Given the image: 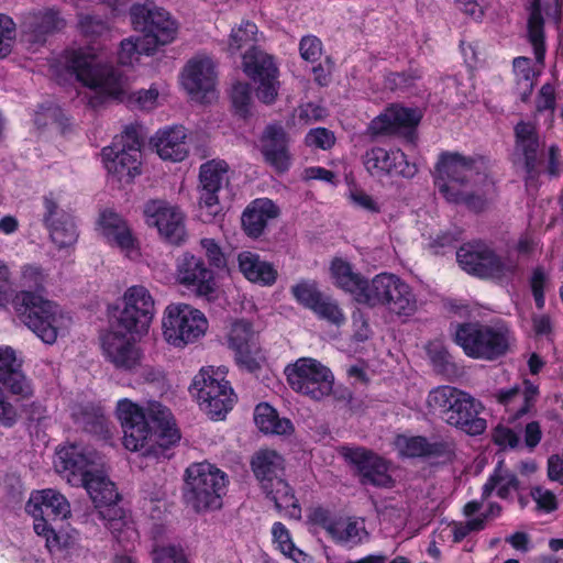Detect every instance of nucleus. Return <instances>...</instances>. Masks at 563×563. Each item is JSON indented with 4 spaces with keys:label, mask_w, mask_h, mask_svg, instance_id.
Here are the masks:
<instances>
[{
    "label": "nucleus",
    "mask_w": 563,
    "mask_h": 563,
    "mask_svg": "<svg viewBox=\"0 0 563 563\" xmlns=\"http://www.w3.org/2000/svg\"><path fill=\"white\" fill-rule=\"evenodd\" d=\"M65 70L95 93L123 101L128 80L112 65H101L92 47L68 49L63 55Z\"/></svg>",
    "instance_id": "3"
},
{
    "label": "nucleus",
    "mask_w": 563,
    "mask_h": 563,
    "mask_svg": "<svg viewBox=\"0 0 563 563\" xmlns=\"http://www.w3.org/2000/svg\"><path fill=\"white\" fill-rule=\"evenodd\" d=\"M15 37V24L13 20L0 13V58L5 57L12 47Z\"/></svg>",
    "instance_id": "54"
},
{
    "label": "nucleus",
    "mask_w": 563,
    "mask_h": 563,
    "mask_svg": "<svg viewBox=\"0 0 563 563\" xmlns=\"http://www.w3.org/2000/svg\"><path fill=\"white\" fill-rule=\"evenodd\" d=\"M273 541L277 543V548L283 554L292 559L298 560V556L302 555V551L297 549L289 530L282 522H275L272 527Z\"/></svg>",
    "instance_id": "52"
},
{
    "label": "nucleus",
    "mask_w": 563,
    "mask_h": 563,
    "mask_svg": "<svg viewBox=\"0 0 563 563\" xmlns=\"http://www.w3.org/2000/svg\"><path fill=\"white\" fill-rule=\"evenodd\" d=\"M427 401L446 423L470 435H478L486 430V420L478 416V404L463 390L439 386L429 393Z\"/></svg>",
    "instance_id": "6"
},
{
    "label": "nucleus",
    "mask_w": 563,
    "mask_h": 563,
    "mask_svg": "<svg viewBox=\"0 0 563 563\" xmlns=\"http://www.w3.org/2000/svg\"><path fill=\"white\" fill-rule=\"evenodd\" d=\"M434 185L450 203L481 212L497 196L490 162L482 155L443 152L434 166Z\"/></svg>",
    "instance_id": "1"
},
{
    "label": "nucleus",
    "mask_w": 563,
    "mask_h": 563,
    "mask_svg": "<svg viewBox=\"0 0 563 563\" xmlns=\"http://www.w3.org/2000/svg\"><path fill=\"white\" fill-rule=\"evenodd\" d=\"M512 66L516 77V91L522 101H527L537 84L539 70L533 68L530 58L523 56L516 57Z\"/></svg>",
    "instance_id": "44"
},
{
    "label": "nucleus",
    "mask_w": 563,
    "mask_h": 563,
    "mask_svg": "<svg viewBox=\"0 0 563 563\" xmlns=\"http://www.w3.org/2000/svg\"><path fill=\"white\" fill-rule=\"evenodd\" d=\"M285 460H251L252 471L260 482L262 489L274 486V483L285 476Z\"/></svg>",
    "instance_id": "46"
},
{
    "label": "nucleus",
    "mask_w": 563,
    "mask_h": 563,
    "mask_svg": "<svg viewBox=\"0 0 563 563\" xmlns=\"http://www.w3.org/2000/svg\"><path fill=\"white\" fill-rule=\"evenodd\" d=\"M494 442L501 449H522L520 438L511 429L506 427H497L493 433Z\"/></svg>",
    "instance_id": "61"
},
{
    "label": "nucleus",
    "mask_w": 563,
    "mask_h": 563,
    "mask_svg": "<svg viewBox=\"0 0 563 563\" xmlns=\"http://www.w3.org/2000/svg\"><path fill=\"white\" fill-rule=\"evenodd\" d=\"M310 520L312 523L323 528L330 536L336 533L339 520L331 516L330 510L323 507H316L310 514Z\"/></svg>",
    "instance_id": "64"
},
{
    "label": "nucleus",
    "mask_w": 563,
    "mask_h": 563,
    "mask_svg": "<svg viewBox=\"0 0 563 563\" xmlns=\"http://www.w3.org/2000/svg\"><path fill=\"white\" fill-rule=\"evenodd\" d=\"M153 52V47L148 46L142 37H129L120 44L118 53L119 63L125 66L132 65L140 55H151Z\"/></svg>",
    "instance_id": "49"
},
{
    "label": "nucleus",
    "mask_w": 563,
    "mask_h": 563,
    "mask_svg": "<svg viewBox=\"0 0 563 563\" xmlns=\"http://www.w3.org/2000/svg\"><path fill=\"white\" fill-rule=\"evenodd\" d=\"M420 115L416 110L391 106L374 118L367 132L373 136L399 133L401 129H410L408 136L413 141L412 129L419 123Z\"/></svg>",
    "instance_id": "27"
},
{
    "label": "nucleus",
    "mask_w": 563,
    "mask_h": 563,
    "mask_svg": "<svg viewBox=\"0 0 563 563\" xmlns=\"http://www.w3.org/2000/svg\"><path fill=\"white\" fill-rule=\"evenodd\" d=\"M261 142L265 162L278 173L288 170L291 157L288 151L287 134L284 129L279 125H268Z\"/></svg>",
    "instance_id": "31"
},
{
    "label": "nucleus",
    "mask_w": 563,
    "mask_h": 563,
    "mask_svg": "<svg viewBox=\"0 0 563 563\" xmlns=\"http://www.w3.org/2000/svg\"><path fill=\"white\" fill-rule=\"evenodd\" d=\"M311 311L321 320L334 324L336 327L342 325L346 318L343 310L340 308L338 302L330 296L323 295Z\"/></svg>",
    "instance_id": "48"
},
{
    "label": "nucleus",
    "mask_w": 563,
    "mask_h": 563,
    "mask_svg": "<svg viewBox=\"0 0 563 563\" xmlns=\"http://www.w3.org/2000/svg\"><path fill=\"white\" fill-rule=\"evenodd\" d=\"M299 53L305 60L316 63L321 57L322 43L317 36L306 35L300 40Z\"/></svg>",
    "instance_id": "59"
},
{
    "label": "nucleus",
    "mask_w": 563,
    "mask_h": 563,
    "mask_svg": "<svg viewBox=\"0 0 563 563\" xmlns=\"http://www.w3.org/2000/svg\"><path fill=\"white\" fill-rule=\"evenodd\" d=\"M231 100L235 111L240 115H245L249 112L251 103V88L246 82H236L231 90Z\"/></svg>",
    "instance_id": "55"
},
{
    "label": "nucleus",
    "mask_w": 563,
    "mask_h": 563,
    "mask_svg": "<svg viewBox=\"0 0 563 563\" xmlns=\"http://www.w3.org/2000/svg\"><path fill=\"white\" fill-rule=\"evenodd\" d=\"M228 164L224 161H209L200 166L198 205L200 217L211 222L221 213L220 192L228 184Z\"/></svg>",
    "instance_id": "18"
},
{
    "label": "nucleus",
    "mask_w": 563,
    "mask_h": 563,
    "mask_svg": "<svg viewBox=\"0 0 563 563\" xmlns=\"http://www.w3.org/2000/svg\"><path fill=\"white\" fill-rule=\"evenodd\" d=\"M155 314V300L143 285L129 287L122 296V308L111 319L113 329L124 330L130 335L147 331Z\"/></svg>",
    "instance_id": "13"
},
{
    "label": "nucleus",
    "mask_w": 563,
    "mask_h": 563,
    "mask_svg": "<svg viewBox=\"0 0 563 563\" xmlns=\"http://www.w3.org/2000/svg\"><path fill=\"white\" fill-rule=\"evenodd\" d=\"M278 208L267 199L261 198L252 201L242 214V225L249 236H260L267 222L278 216Z\"/></svg>",
    "instance_id": "36"
},
{
    "label": "nucleus",
    "mask_w": 563,
    "mask_h": 563,
    "mask_svg": "<svg viewBox=\"0 0 563 563\" xmlns=\"http://www.w3.org/2000/svg\"><path fill=\"white\" fill-rule=\"evenodd\" d=\"M361 303L369 308H384L399 318H409L418 310V299L412 287L393 273L375 275L361 295Z\"/></svg>",
    "instance_id": "8"
},
{
    "label": "nucleus",
    "mask_w": 563,
    "mask_h": 563,
    "mask_svg": "<svg viewBox=\"0 0 563 563\" xmlns=\"http://www.w3.org/2000/svg\"><path fill=\"white\" fill-rule=\"evenodd\" d=\"M305 142L308 146H314L321 150H329L335 143L334 134L325 128L311 129L306 137Z\"/></svg>",
    "instance_id": "58"
},
{
    "label": "nucleus",
    "mask_w": 563,
    "mask_h": 563,
    "mask_svg": "<svg viewBox=\"0 0 563 563\" xmlns=\"http://www.w3.org/2000/svg\"><path fill=\"white\" fill-rule=\"evenodd\" d=\"M515 157L516 162L521 163L526 169V181L529 185L537 175L539 136L536 125L530 122L521 121L515 126Z\"/></svg>",
    "instance_id": "28"
},
{
    "label": "nucleus",
    "mask_w": 563,
    "mask_h": 563,
    "mask_svg": "<svg viewBox=\"0 0 563 563\" xmlns=\"http://www.w3.org/2000/svg\"><path fill=\"white\" fill-rule=\"evenodd\" d=\"M134 30L142 32V40L155 51L176 38L178 24L168 11L152 1L135 3L130 8Z\"/></svg>",
    "instance_id": "14"
},
{
    "label": "nucleus",
    "mask_w": 563,
    "mask_h": 563,
    "mask_svg": "<svg viewBox=\"0 0 563 563\" xmlns=\"http://www.w3.org/2000/svg\"><path fill=\"white\" fill-rule=\"evenodd\" d=\"M349 200L353 207L365 210L369 213H379L382 210L380 203L373 196L358 188L350 190Z\"/></svg>",
    "instance_id": "56"
},
{
    "label": "nucleus",
    "mask_w": 563,
    "mask_h": 563,
    "mask_svg": "<svg viewBox=\"0 0 563 563\" xmlns=\"http://www.w3.org/2000/svg\"><path fill=\"white\" fill-rule=\"evenodd\" d=\"M225 374L222 367L201 368L190 387L199 408L212 420L224 419L236 401Z\"/></svg>",
    "instance_id": "10"
},
{
    "label": "nucleus",
    "mask_w": 563,
    "mask_h": 563,
    "mask_svg": "<svg viewBox=\"0 0 563 563\" xmlns=\"http://www.w3.org/2000/svg\"><path fill=\"white\" fill-rule=\"evenodd\" d=\"M505 460H498L493 473L488 476L482 488L483 499H488L496 492L500 499H508L512 492L520 489L517 475L505 466Z\"/></svg>",
    "instance_id": "38"
},
{
    "label": "nucleus",
    "mask_w": 563,
    "mask_h": 563,
    "mask_svg": "<svg viewBox=\"0 0 563 563\" xmlns=\"http://www.w3.org/2000/svg\"><path fill=\"white\" fill-rule=\"evenodd\" d=\"M43 222L52 241L58 247L73 245L78 238L73 216L59 208L52 192L43 197Z\"/></svg>",
    "instance_id": "24"
},
{
    "label": "nucleus",
    "mask_w": 563,
    "mask_h": 563,
    "mask_svg": "<svg viewBox=\"0 0 563 563\" xmlns=\"http://www.w3.org/2000/svg\"><path fill=\"white\" fill-rule=\"evenodd\" d=\"M96 230L111 246L118 247L126 257L135 260L140 256V246L128 222L111 209L100 212Z\"/></svg>",
    "instance_id": "22"
},
{
    "label": "nucleus",
    "mask_w": 563,
    "mask_h": 563,
    "mask_svg": "<svg viewBox=\"0 0 563 563\" xmlns=\"http://www.w3.org/2000/svg\"><path fill=\"white\" fill-rule=\"evenodd\" d=\"M290 291L294 298L309 310H311L324 295L312 280H301L294 285Z\"/></svg>",
    "instance_id": "50"
},
{
    "label": "nucleus",
    "mask_w": 563,
    "mask_h": 563,
    "mask_svg": "<svg viewBox=\"0 0 563 563\" xmlns=\"http://www.w3.org/2000/svg\"><path fill=\"white\" fill-rule=\"evenodd\" d=\"M456 260L466 273L500 283L512 280L519 272V263L515 256L508 254L501 257L483 242L462 245L456 252Z\"/></svg>",
    "instance_id": "11"
},
{
    "label": "nucleus",
    "mask_w": 563,
    "mask_h": 563,
    "mask_svg": "<svg viewBox=\"0 0 563 563\" xmlns=\"http://www.w3.org/2000/svg\"><path fill=\"white\" fill-rule=\"evenodd\" d=\"M98 517L106 528L122 547L137 537V531L131 516L118 504L98 510Z\"/></svg>",
    "instance_id": "35"
},
{
    "label": "nucleus",
    "mask_w": 563,
    "mask_h": 563,
    "mask_svg": "<svg viewBox=\"0 0 563 563\" xmlns=\"http://www.w3.org/2000/svg\"><path fill=\"white\" fill-rule=\"evenodd\" d=\"M46 275L43 269L37 265L27 264L21 269V280L24 286L35 288L36 290L43 287Z\"/></svg>",
    "instance_id": "63"
},
{
    "label": "nucleus",
    "mask_w": 563,
    "mask_h": 563,
    "mask_svg": "<svg viewBox=\"0 0 563 563\" xmlns=\"http://www.w3.org/2000/svg\"><path fill=\"white\" fill-rule=\"evenodd\" d=\"M538 396V386L529 379L509 388L497 389L492 395L495 401L505 408L510 422L529 413L534 407Z\"/></svg>",
    "instance_id": "25"
},
{
    "label": "nucleus",
    "mask_w": 563,
    "mask_h": 563,
    "mask_svg": "<svg viewBox=\"0 0 563 563\" xmlns=\"http://www.w3.org/2000/svg\"><path fill=\"white\" fill-rule=\"evenodd\" d=\"M242 66L245 75L256 85L258 100L266 104L274 103L280 87L279 69L274 56L251 46L242 57Z\"/></svg>",
    "instance_id": "16"
},
{
    "label": "nucleus",
    "mask_w": 563,
    "mask_h": 563,
    "mask_svg": "<svg viewBox=\"0 0 563 563\" xmlns=\"http://www.w3.org/2000/svg\"><path fill=\"white\" fill-rule=\"evenodd\" d=\"M330 269L335 285L351 294L354 300L361 303V295L366 292L369 279H366L360 273H355L350 263L341 258L332 261Z\"/></svg>",
    "instance_id": "39"
},
{
    "label": "nucleus",
    "mask_w": 563,
    "mask_h": 563,
    "mask_svg": "<svg viewBox=\"0 0 563 563\" xmlns=\"http://www.w3.org/2000/svg\"><path fill=\"white\" fill-rule=\"evenodd\" d=\"M186 137L184 126H168L156 132L152 137V144L162 159L181 162L188 154Z\"/></svg>",
    "instance_id": "33"
},
{
    "label": "nucleus",
    "mask_w": 563,
    "mask_h": 563,
    "mask_svg": "<svg viewBox=\"0 0 563 563\" xmlns=\"http://www.w3.org/2000/svg\"><path fill=\"white\" fill-rule=\"evenodd\" d=\"M151 555L153 563H190L185 549L179 544H156Z\"/></svg>",
    "instance_id": "51"
},
{
    "label": "nucleus",
    "mask_w": 563,
    "mask_h": 563,
    "mask_svg": "<svg viewBox=\"0 0 563 563\" xmlns=\"http://www.w3.org/2000/svg\"><path fill=\"white\" fill-rule=\"evenodd\" d=\"M12 307L21 322L46 344L55 343L70 323V317L55 301L37 291H16Z\"/></svg>",
    "instance_id": "4"
},
{
    "label": "nucleus",
    "mask_w": 563,
    "mask_h": 563,
    "mask_svg": "<svg viewBox=\"0 0 563 563\" xmlns=\"http://www.w3.org/2000/svg\"><path fill=\"white\" fill-rule=\"evenodd\" d=\"M548 283V275L542 267H536L530 278V286L536 305L539 309L544 307V288Z\"/></svg>",
    "instance_id": "60"
},
{
    "label": "nucleus",
    "mask_w": 563,
    "mask_h": 563,
    "mask_svg": "<svg viewBox=\"0 0 563 563\" xmlns=\"http://www.w3.org/2000/svg\"><path fill=\"white\" fill-rule=\"evenodd\" d=\"M80 31L90 37L103 36L109 33L108 23L95 15H82L79 19Z\"/></svg>",
    "instance_id": "57"
},
{
    "label": "nucleus",
    "mask_w": 563,
    "mask_h": 563,
    "mask_svg": "<svg viewBox=\"0 0 563 563\" xmlns=\"http://www.w3.org/2000/svg\"><path fill=\"white\" fill-rule=\"evenodd\" d=\"M253 339L254 332L250 322L238 320L232 323L228 334L229 345L235 352L236 361L247 367H251L252 364Z\"/></svg>",
    "instance_id": "41"
},
{
    "label": "nucleus",
    "mask_w": 563,
    "mask_h": 563,
    "mask_svg": "<svg viewBox=\"0 0 563 563\" xmlns=\"http://www.w3.org/2000/svg\"><path fill=\"white\" fill-rule=\"evenodd\" d=\"M239 269L252 283L271 286L277 279V271L273 264L263 261L256 253L243 251L238 255Z\"/></svg>",
    "instance_id": "37"
},
{
    "label": "nucleus",
    "mask_w": 563,
    "mask_h": 563,
    "mask_svg": "<svg viewBox=\"0 0 563 563\" xmlns=\"http://www.w3.org/2000/svg\"><path fill=\"white\" fill-rule=\"evenodd\" d=\"M454 342L464 354L474 360L496 361L510 349L512 334L503 322L493 324L475 322L457 323L453 331Z\"/></svg>",
    "instance_id": "5"
},
{
    "label": "nucleus",
    "mask_w": 563,
    "mask_h": 563,
    "mask_svg": "<svg viewBox=\"0 0 563 563\" xmlns=\"http://www.w3.org/2000/svg\"><path fill=\"white\" fill-rule=\"evenodd\" d=\"M214 68V63L210 57H194L186 64L181 73L183 87L192 97L202 95L201 98L205 99L208 95H213L217 78Z\"/></svg>",
    "instance_id": "26"
},
{
    "label": "nucleus",
    "mask_w": 563,
    "mask_h": 563,
    "mask_svg": "<svg viewBox=\"0 0 563 563\" xmlns=\"http://www.w3.org/2000/svg\"><path fill=\"white\" fill-rule=\"evenodd\" d=\"M25 510L31 516H44L53 521L63 520L70 514L67 499L54 489H43L31 495Z\"/></svg>",
    "instance_id": "32"
},
{
    "label": "nucleus",
    "mask_w": 563,
    "mask_h": 563,
    "mask_svg": "<svg viewBox=\"0 0 563 563\" xmlns=\"http://www.w3.org/2000/svg\"><path fill=\"white\" fill-rule=\"evenodd\" d=\"M528 40L533 47L536 59L542 64L545 54L543 18L541 15L540 1L532 0L528 19Z\"/></svg>",
    "instance_id": "45"
},
{
    "label": "nucleus",
    "mask_w": 563,
    "mask_h": 563,
    "mask_svg": "<svg viewBox=\"0 0 563 563\" xmlns=\"http://www.w3.org/2000/svg\"><path fill=\"white\" fill-rule=\"evenodd\" d=\"M22 362L16 357L11 346H0V383L11 394L21 398H30L33 395V387L22 372Z\"/></svg>",
    "instance_id": "30"
},
{
    "label": "nucleus",
    "mask_w": 563,
    "mask_h": 563,
    "mask_svg": "<svg viewBox=\"0 0 563 563\" xmlns=\"http://www.w3.org/2000/svg\"><path fill=\"white\" fill-rule=\"evenodd\" d=\"M142 141L137 129L126 126L110 146L101 152L104 168L119 180L132 179L140 174Z\"/></svg>",
    "instance_id": "15"
},
{
    "label": "nucleus",
    "mask_w": 563,
    "mask_h": 563,
    "mask_svg": "<svg viewBox=\"0 0 563 563\" xmlns=\"http://www.w3.org/2000/svg\"><path fill=\"white\" fill-rule=\"evenodd\" d=\"M262 35L258 33L257 25L249 20L242 21L241 24L231 30L229 36V51L236 53L246 45L256 44L261 41Z\"/></svg>",
    "instance_id": "47"
},
{
    "label": "nucleus",
    "mask_w": 563,
    "mask_h": 563,
    "mask_svg": "<svg viewBox=\"0 0 563 563\" xmlns=\"http://www.w3.org/2000/svg\"><path fill=\"white\" fill-rule=\"evenodd\" d=\"M263 490L267 498L274 501L277 509H286L291 518H300L301 508L295 497L292 488L286 482L285 476L275 482L274 486L264 488Z\"/></svg>",
    "instance_id": "43"
},
{
    "label": "nucleus",
    "mask_w": 563,
    "mask_h": 563,
    "mask_svg": "<svg viewBox=\"0 0 563 563\" xmlns=\"http://www.w3.org/2000/svg\"><path fill=\"white\" fill-rule=\"evenodd\" d=\"M145 221L157 228L159 234L172 244H180L186 236L184 214L178 208L164 201L152 200L144 208Z\"/></svg>",
    "instance_id": "23"
},
{
    "label": "nucleus",
    "mask_w": 563,
    "mask_h": 563,
    "mask_svg": "<svg viewBox=\"0 0 563 563\" xmlns=\"http://www.w3.org/2000/svg\"><path fill=\"white\" fill-rule=\"evenodd\" d=\"M117 417L123 431V445L131 452L146 450V455H164L180 440L170 410L159 402L142 407L128 398L117 404Z\"/></svg>",
    "instance_id": "2"
},
{
    "label": "nucleus",
    "mask_w": 563,
    "mask_h": 563,
    "mask_svg": "<svg viewBox=\"0 0 563 563\" xmlns=\"http://www.w3.org/2000/svg\"><path fill=\"white\" fill-rule=\"evenodd\" d=\"M228 484V475L208 460L196 462L185 472L184 499L198 514L220 509Z\"/></svg>",
    "instance_id": "7"
},
{
    "label": "nucleus",
    "mask_w": 563,
    "mask_h": 563,
    "mask_svg": "<svg viewBox=\"0 0 563 563\" xmlns=\"http://www.w3.org/2000/svg\"><path fill=\"white\" fill-rule=\"evenodd\" d=\"M15 292L12 288L10 269L0 260V308H7L9 303H12Z\"/></svg>",
    "instance_id": "62"
},
{
    "label": "nucleus",
    "mask_w": 563,
    "mask_h": 563,
    "mask_svg": "<svg viewBox=\"0 0 563 563\" xmlns=\"http://www.w3.org/2000/svg\"><path fill=\"white\" fill-rule=\"evenodd\" d=\"M200 247L203 251L209 266L216 269H225L228 267L229 255L223 252L222 247L214 239H201Z\"/></svg>",
    "instance_id": "53"
},
{
    "label": "nucleus",
    "mask_w": 563,
    "mask_h": 563,
    "mask_svg": "<svg viewBox=\"0 0 563 563\" xmlns=\"http://www.w3.org/2000/svg\"><path fill=\"white\" fill-rule=\"evenodd\" d=\"M363 164L373 177L412 178L418 172L417 165L410 163L407 155L399 148L372 147L363 155Z\"/></svg>",
    "instance_id": "21"
},
{
    "label": "nucleus",
    "mask_w": 563,
    "mask_h": 563,
    "mask_svg": "<svg viewBox=\"0 0 563 563\" xmlns=\"http://www.w3.org/2000/svg\"><path fill=\"white\" fill-rule=\"evenodd\" d=\"M21 26L30 42L40 43L45 40L46 35L62 30L65 26V21L57 11L43 9L25 14Z\"/></svg>",
    "instance_id": "34"
},
{
    "label": "nucleus",
    "mask_w": 563,
    "mask_h": 563,
    "mask_svg": "<svg viewBox=\"0 0 563 563\" xmlns=\"http://www.w3.org/2000/svg\"><path fill=\"white\" fill-rule=\"evenodd\" d=\"M393 445L401 457H451L455 448L446 441L429 442L421 435L399 434Z\"/></svg>",
    "instance_id": "29"
},
{
    "label": "nucleus",
    "mask_w": 563,
    "mask_h": 563,
    "mask_svg": "<svg viewBox=\"0 0 563 563\" xmlns=\"http://www.w3.org/2000/svg\"><path fill=\"white\" fill-rule=\"evenodd\" d=\"M355 465L363 485L390 488L394 485L388 474L389 460H350Z\"/></svg>",
    "instance_id": "40"
},
{
    "label": "nucleus",
    "mask_w": 563,
    "mask_h": 563,
    "mask_svg": "<svg viewBox=\"0 0 563 563\" xmlns=\"http://www.w3.org/2000/svg\"><path fill=\"white\" fill-rule=\"evenodd\" d=\"M175 279L198 297L210 299L217 290L214 272L202 257L190 252H185L177 257Z\"/></svg>",
    "instance_id": "19"
},
{
    "label": "nucleus",
    "mask_w": 563,
    "mask_h": 563,
    "mask_svg": "<svg viewBox=\"0 0 563 563\" xmlns=\"http://www.w3.org/2000/svg\"><path fill=\"white\" fill-rule=\"evenodd\" d=\"M254 421L264 433L283 435L294 430L291 421L286 418H279L277 411L267 402L258 404L255 407Z\"/></svg>",
    "instance_id": "42"
},
{
    "label": "nucleus",
    "mask_w": 563,
    "mask_h": 563,
    "mask_svg": "<svg viewBox=\"0 0 563 563\" xmlns=\"http://www.w3.org/2000/svg\"><path fill=\"white\" fill-rule=\"evenodd\" d=\"M124 330L111 329L101 338L104 358L117 369L136 372L143 363L144 354L135 340Z\"/></svg>",
    "instance_id": "20"
},
{
    "label": "nucleus",
    "mask_w": 563,
    "mask_h": 563,
    "mask_svg": "<svg viewBox=\"0 0 563 563\" xmlns=\"http://www.w3.org/2000/svg\"><path fill=\"white\" fill-rule=\"evenodd\" d=\"M163 335L175 347L197 342L208 330V320L198 309L188 303H170L162 320Z\"/></svg>",
    "instance_id": "12"
},
{
    "label": "nucleus",
    "mask_w": 563,
    "mask_h": 563,
    "mask_svg": "<svg viewBox=\"0 0 563 563\" xmlns=\"http://www.w3.org/2000/svg\"><path fill=\"white\" fill-rule=\"evenodd\" d=\"M291 388L312 399H321L332 391L333 376L330 369L311 357H301L286 367Z\"/></svg>",
    "instance_id": "17"
},
{
    "label": "nucleus",
    "mask_w": 563,
    "mask_h": 563,
    "mask_svg": "<svg viewBox=\"0 0 563 563\" xmlns=\"http://www.w3.org/2000/svg\"><path fill=\"white\" fill-rule=\"evenodd\" d=\"M54 467L70 486L84 487L98 510L121 499L115 484L102 470L96 468L95 460H54Z\"/></svg>",
    "instance_id": "9"
}]
</instances>
